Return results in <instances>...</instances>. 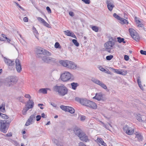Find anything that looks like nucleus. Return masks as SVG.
<instances>
[{
  "label": "nucleus",
  "mask_w": 146,
  "mask_h": 146,
  "mask_svg": "<svg viewBox=\"0 0 146 146\" xmlns=\"http://www.w3.org/2000/svg\"><path fill=\"white\" fill-rule=\"evenodd\" d=\"M97 140L100 143L103 141L101 138H98Z\"/></svg>",
  "instance_id": "nucleus-60"
},
{
  "label": "nucleus",
  "mask_w": 146,
  "mask_h": 146,
  "mask_svg": "<svg viewBox=\"0 0 146 146\" xmlns=\"http://www.w3.org/2000/svg\"><path fill=\"white\" fill-rule=\"evenodd\" d=\"M121 74H120L125 76V75L127 74V71L126 70L123 71H122V70H121Z\"/></svg>",
  "instance_id": "nucleus-44"
},
{
  "label": "nucleus",
  "mask_w": 146,
  "mask_h": 146,
  "mask_svg": "<svg viewBox=\"0 0 146 146\" xmlns=\"http://www.w3.org/2000/svg\"><path fill=\"white\" fill-rule=\"evenodd\" d=\"M102 96L101 93H98L96 94V96L93 97V99L98 100H100L102 99Z\"/></svg>",
  "instance_id": "nucleus-17"
},
{
  "label": "nucleus",
  "mask_w": 146,
  "mask_h": 146,
  "mask_svg": "<svg viewBox=\"0 0 146 146\" xmlns=\"http://www.w3.org/2000/svg\"><path fill=\"white\" fill-rule=\"evenodd\" d=\"M55 47L57 48H60V45L59 43L58 42H56L55 43Z\"/></svg>",
  "instance_id": "nucleus-47"
},
{
  "label": "nucleus",
  "mask_w": 146,
  "mask_h": 146,
  "mask_svg": "<svg viewBox=\"0 0 146 146\" xmlns=\"http://www.w3.org/2000/svg\"><path fill=\"white\" fill-rule=\"evenodd\" d=\"M72 42L76 46H78L79 45V43L78 42L77 40L76 39H73L72 40Z\"/></svg>",
  "instance_id": "nucleus-40"
},
{
  "label": "nucleus",
  "mask_w": 146,
  "mask_h": 146,
  "mask_svg": "<svg viewBox=\"0 0 146 146\" xmlns=\"http://www.w3.org/2000/svg\"><path fill=\"white\" fill-rule=\"evenodd\" d=\"M108 9L110 11H111L112 10L113 8L114 7V5L112 3L107 5Z\"/></svg>",
  "instance_id": "nucleus-34"
},
{
  "label": "nucleus",
  "mask_w": 146,
  "mask_h": 146,
  "mask_svg": "<svg viewBox=\"0 0 146 146\" xmlns=\"http://www.w3.org/2000/svg\"><path fill=\"white\" fill-rule=\"evenodd\" d=\"M113 57V56L112 55H110L106 56V59L108 60H111Z\"/></svg>",
  "instance_id": "nucleus-42"
},
{
  "label": "nucleus",
  "mask_w": 146,
  "mask_h": 146,
  "mask_svg": "<svg viewBox=\"0 0 146 146\" xmlns=\"http://www.w3.org/2000/svg\"><path fill=\"white\" fill-rule=\"evenodd\" d=\"M117 41L119 43L123 42L124 43H125L126 42L124 40V39L123 38H121L120 37H118L117 38Z\"/></svg>",
  "instance_id": "nucleus-33"
},
{
  "label": "nucleus",
  "mask_w": 146,
  "mask_h": 146,
  "mask_svg": "<svg viewBox=\"0 0 146 146\" xmlns=\"http://www.w3.org/2000/svg\"><path fill=\"white\" fill-rule=\"evenodd\" d=\"M103 127H104L106 129H107L108 130L109 129V127L107 125L105 124Z\"/></svg>",
  "instance_id": "nucleus-63"
},
{
  "label": "nucleus",
  "mask_w": 146,
  "mask_h": 146,
  "mask_svg": "<svg viewBox=\"0 0 146 146\" xmlns=\"http://www.w3.org/2000/svg\"><path fill=\"white\" fill-rule=\"evenodd\" d=\"M134 132V130L133 129H132L130 127L128 131H127L126 133L128 135H131Z\"/></svg>",
  "instance_id": "nucleus-28"
},
{
  "label": "nucleus",
  "mask_w": 146,
  "mask_h": 146,
  "mask_svg": "<svg viewBox=\"0 0 146 146\" xmlns=\"http://www.w3.org/2000/svg\"><path fill=\"white\" fill-rule=\"evenodd\" d=\"M114 42L111 41H109L106 42L104 46L106 49L108 50V51L109 52H110V49L112 48L113 46L114 45Z\"/></svg>",
  "instance_id": "nucleus-7"
},
{
  "label": "nucleus",
  "mask_w": 146,
  "mask_h": 146,
  "mask_svg": "<svg viewBox=\"0 0 146 146\" xmlns=\"http://www.w3.org/2000/svg\"><path fill=\"white\" fill-rule=\"evenodd\" d=\"M25 97L26 98H28L29 99L31 98V96L29 94H26L25 96Z\"/></svg>",
  "instance_id": "nucleus-56"
},
{
  "label": "nucleus",
  "mask_w": 146,
  "mask_h": 146,
  "mask_svg": "<svg viewBox=\"0 0 146 146\" xmlns=\"http://www.w3.org/2000/svg\"><path fill=\"white\" fill-rule=\"evenodd\" d=\"M54 90L57 92L59 95L61 96H64L67 94L68 92V88L64 85L60 86L56 85L54 87Z\"/></svg>",
  "instance_id": "nucleus-1"
},
{
  "label": "nucleus",
  "mask_w": 146,
  "mask_h": 146,
  "mask_svg": "<svg viewBox=\"0 0 146 146\" xmlns=\"http://www.w3.org/2000/svg\"><path fill=\"white\" fill-rule=\"evenodd\" d=\"M42 23L44 26L50 28V25L45 21H44Z\"/></svg>",
  "instance_id": "nucleus-45"
},
{
  "label": "nucleus",
  "mask_w": 146,
  "mask_h": 146,
  "mask_svg": "<svg viewBox=\"0 0 146 146\" xmlns=\"http://www.w3.org/2000/svg\"><path fill=\"white\" fill-rule=\"evenodd\" d=\"M129 31L131 36H133V35L136 33L135 31L132 28L129 29Z\"/></svg>",
  "instance_id": "nucleus-29"
},
{
  "label": "nucleus",
  "mask_w": 146,
  "mask_h": 146,
  "mask_svg": "<svg viewBox=\"0 0 146 146\" xmlns=\"http://www.w3.org/2000/svg\"><path fill=\"white\" fill-rule=\"evenodd\" d=\"M49 88H41L39 90V93H42L43 94H46L47 93V90H49Z\"/></svg>",
  "instance_id": "nucleus-19"
},
{
  "label": "nucleus",
  "mask_w": 146,
  "mask_h": 146,
  "mask_svg": "<svg viewBox=\"0 0 146 146\" xmlns=\"http://www.w3.org/2000/svg\"><path fill=\"white\" fill-rule=\"evenodd\" d=\"M130 127H129L128 125H126L123 128V130L125 133H127V131H128Z\"/></svg>",
  "instance_id": "nucleus-37"
},
{
  "label": "nucleus",
  "mask_w": 146,
  "mask_h": 146,
  "mask_svg": "<svg viewBox=\"0 0 146 146\" xmlns=\"http://www.w3.org/2000/svg\"><path fill=\"white\" fill-rule=\"evenodd\" d=\"M71 85L72 88L74 90H75L77 87L79 86V84L77 83L72 82L71 83Z\"/></svg>",
  "instance_id": "nucleus-20"
},
{
  "label": "nucleus",
  "mask_w": 146,
  "mask_h": 146,
  "mask_svg": "<svg viewBox=\"0 0 146 146\" xmlns=\"http://www.w3.org/2000/svg\"><path fill=\"white\" fill-rule=\"evenodd\" d=\"M99 68L100 70L103 72H105L106 70L104 68L101 66L99 67Z\"/></svg>",
  "instance_id": "nucleus-57"
},
{
  "label": "nucleus",
  "mask_w": 146,
  "mask_h": 146,
  "mask_svg": "<svg viewBox=\"0 0 146 146\" xmlns=\"http://www.w3.org/2000/svg\"><path fill=\"white\" fill-rule=\"evenodd\" d=\"M36 56L38 57H41L42 55L50 56L51 55V53L48 50L40 47H38L36 48Z\"/></svg>",
  "instance_id": "nucleus-3"
},
{
  "label": "nucleus",
  "mask_w": 146,
  "mask_h": 146,
  "mask_svg": "<svg viewBox=\"0 0 146 146\" xmlns=\"http://www.w3.org/2000/svg\"><path fill=\"white\" fill-rule=\"evenodd\" d=\"M68 61L67 60H61L60 63L64 66L67 67Z\"/></svg>",
  "instance_id": "nucleus-21"
},
{
  "label": "nucleus",
  "mask_w": 146,
  "mask_h": 146,
  "mask_svg": "<svg viewBox=\"0 0 146 146\" xmlns=\"http://www.w3.org/2000/svg\"><path fill=\"white\" fill-rule=\"evenodd\" d=\"M35 114L31 115L27 120L25 124V125L28 126L29 125L30 123L31 124L32 121L35 120Z\"/></svg>",
  "instance_id": "nucleus-9"
},
{
  "label": "nucleus",
  "mask_w": 146,
  "mask_h": 146,
  "mask_svg": "<svg viewBox=\"0 0 146 146\" xmlns=\"http://www.w3.org/2000/svg\"><path fill=\"white\" fill-rule=\"evenodd\" d=\"M119 20L120 21V23L122 24H127L128 23L127 20L123 18L120 17Z\"/></svg>",
  "instance_id": "nucleus-22"
},
{
  "label": "nucleus",
  "mask_w": 146,
  "mask_h": 146,
  "mask_svg": "<svg viewBox=\"0 0 146 146\" xmlns=\"http://www.w3.org/2000/svg\"><path fill=\"white\" fill-rule=\"evenodd\" d=\"M69 14L70 16L72 17H73L74 16V14L73 12L72 11L69 12Z\"/></svg>",
  "instance_id": "nucleus-59"
},
{
  "label": "nucleus",
  "mask_w": 146,
  "mask_h": 146,
  "mask_svg": "<svg viewBox=\"0 0 146 146\" xmlns=\"http://www.w3.org/2000/svg\"><path fill=\"white\" fill-rule=\"evenodd\" d=\"M0 116L2 117L3 118H4L5 119H8L9 117L7 115L2 114L1 113H0Z\"/></svg>",
  "instance_id": "nucleus-39"
},
{
  "label": "nucleus",
  "mask_w": 146,
  "mask_h": 146,
  "mask_svg": "<svg viewBox=\"0 0 146 146\" xmlns=\"http://www.w3.org/2000/svg\"><path fill=\"white\" fill-rule=\"evenodd\" d=\"M74 133L78 137L80 136L82 133V131L79 128L77 127H76L74 129Z\"/></svg>",
  "instance_id": "nucleus-14"
},
{
  "label": "nucleus",
  "mask_w": 146,
  "mask_h": 146,
  "mask_svg": "<svg viewBox=\"0 0 146 146\" xmlns=\"http://www.w3.org/2000/svg\"><path fill=\"white\" fill-rule=\"evenodd\" d=\"M6 136L7 137H11L12 136V134L11 133H8L6 134Z\"/></svg>",
  "instance_id": "nucleus-62"
},
{
  "label": "nucleus",
  "mask_w": 146,
  "mask_h": 146,
  "mask_svg": "<svg viewBox=\"0 0 146 146\" xmlns=\"http://www.w3.org/2000/svg\"><path fill=\"white\" fill-rule=\"evenodd\" d=\"M42 60L45 62L48 63L49 57L44 56L41 57Z\"/></svg>",
  "instance_id": "nucleus-24"
},
{
  "label": "nucleus",
  "mask_w": 146,
  "mask_h": 146,
  "mask_svg": "<svg viewBox=\"0 0 146 146\" xmlns=\"http://www.w3.org/2000/svg\"><path fill=\"white\" fill-rule=\"evenodd\" d=\"M91 81L94 83L99 85L102 88L106 90L108 92L109 91V90L107 89L106 85L102 82L94 78H92Z\"/></svg>",
  "instance_id": "nucleus-5"
},
{
  "label": "nucleus",
  "mask_w": 146,
  "mask_h": 146,
  "mask_svg": "<svg viewBox=\"0 0 146 146\" xmlns=\"http://www.w3.org/2000/svg\"><path fill=\"white\" fill-rule=\"evenodd\" d=\"M137 82L138 84L139 85V86L140 88L142 90H143V87L141 85V82L140 81V77H138L137 78Z\"/></svg>",
  "instance_id": "nucleus-23"
},
{
  "label": "nucleus",
  "mask_w": 146,
  "mask_h": 146,
  "mask_svg": "<svg viewBox=\"0 0 146 146\" xmlns=\"http://www.w3.org/2000/svg\"><path fill=\"white\" fill-rule=\"evenodd\" d=\"M15 3L17 5V6H18L19 8H20L21 10H23V11L25 10L24 9H23L22 7H21L19 3L16 2H15Z\"/></svg>",
  "instance_id": "nucleus-53"
},
{
  "label": "nucleus",
  "mask_w": 146,
  "mask_h": 146,
  "mask_svg": "<svg viewBox=\"0 0 146 146\" xmlns=\"http://www.w3.org/2000/svg\"><path fill=\"white\" fill-rule=\"evenodd\" d=\"M16 69L18 72H20L22 70V68L20 62L18 59H16L15 60Z\"/></svg>",
  "instance_id": "nucleus-12"
},
{
  "label": "nucleus",
  "mask_w": 146,
  "mask_h": 146,
  "mask_svg": "<svg viewBox=\"0 0 146 146\" xmlns=\"http://www.w3.org/2000/svg\"><path fill=\"white\" fill-rule=\"evenodd\" d=\"M86 117L84 115H81L80 117V120L82 121H84Z\"/></svg>",
  "instance_id": "nucleus-52"
},
{
  "label": "nucleus",
  "mask_w": 146,
  "mask_h": 146,
  "mask_svg": "<svg viewBox=\"0 0 146 146\" xmlns=\"http://www.w3.org/2000/svg\"><path fill=\"white\" fill-rule=\"evenodd\" d=\"M36 120L37 121H38L40 120L41 118V116L40 115H37L36 116Z\"/></svg>",
  "instance_id": "nucleus-48"
},
{
  "label": "nucleus",
  "mask_w": 146,
  "mask_h": 146,
  "mask_svg": "<svg viewBox=\"0 0 146 146\" xmlns=\"http://www.w3.org/2000/svg\"><path fill=\"white\" fill-rule=\"evenodd\" d=\"M112 70L115 73H116L117 74H120L121 73V70H120L118 69H115L114 68H112Z\"/></svg>",
  "instance_id": "nucleus-38"
},
{
  "label": "nucleus",
  "mask_w": 146,
  "mask_h": 146,
  "mask_svg": "<svg viewBox=\"0 0 146 146\" xmlns=\"http://www.w3.org/2000/svg\"><path fill=\"white\" fill-rule=\"evenodd\" d=\"M30 108L26 106L23 109L22 111V114L23 115H25L27 113V112L29 110V109H30Z\"/></svg>",
  "instance_id": "nucleus-27"
},
{
  "label": "nucleus",
  "mask_w": 146,
  "mask_h": 146,
  "mask_svg": "<svg viewBox=\"0 0 146 146\" xmlns=\"http://www.w3.org/2000/svg\"><path fill=\"white\" fill-rule=\"evenodd\" d=\"M124 58L125 60L128 61L129 60V57L127 55H125L124 56Z\"/></svg>",
  "instance_id": "nucleus-58"
},
{
  "label": "nucleus",
  "mask_w": 146,
  "mask_h": 146,
  "mask_svg": "<svg viewBox=\"0 0 146 146\" xmlns=\"http://www.w3.org/2000/svg\"><path fill=\"white\" fill-rule=\"evenodd\" d=\"M33 30L34 33L35 34H37L38 33V32L37 31L36 29L34 27H33Z\"/></svg>",
  "instance_id": "nucleus-51"
},
{
  "label": "nucleus",
  "mask_w": 146,
  "mask_h": 146,
  "mask_svg": "<svg viewBox=\"0 0 146 146\" xmlns=\"http://www.w3.org/2000/svg\"><path fill=\"white\" fill-rule=\"evenodd\" d=\"M75 100L76 101L79 102L82 105L87 106L88 104L89 100L85 98H76Z\"/></svg>",
  "instance_id": "nucleus-8"
},
{
  "label": "nucleus",
  "mask_w": 146,
  "mask_h": 146,
  "mask_svg": "<svg viewBox=\"0 0 146 146\" xmlns=\"http://www.w3.org/2000/svg\"><path fill=\"white\" fill-rule=\"evenodd\" d=\"M34 103L33 100L29 99L27 102L26 106L29 107L30 108H32L34 106Z\"/></svg>",
  "instance_id": "nucleus-16"
},
{
  "label": "nucleus",
  "mask_w": 146,
  "mask_h": 146,
  "mask_svg": "<svg viewBox=\"0 0 146 146\" xmlns=\"http://www.w3.org/2000/svg\"><path fill=\"white\" fill-rule=\"evenodd\" d=\"M113 16L116 18L117 19L119 20V19L120 18V17L117 15L116 13H114L113 14Z\"/></svg>",
  "instance_id": "nucleus-46"
},
{
  "label": "nucleus",
  "mask_w": 146,
  "mask_h": 146,
  "mask_svg": "<svg viewBox=\"0 0 146 146\" xmlns=\"http://www.w3.org/2000/svg\"><path fill=\"white\" fill-rule=\"evenodd\" d=\"M68 110H67V111L69 112L72 114L74 113L75 110L73 108L68 106Z\"/></svg>",
  "instance_id": "nucleus-26"
},
{
  "label": "nucleus",
  "mask_w": 146,
  "mask_h": 146,
  "mask_svg": "<svg viewBox=\"0 0 146 146\" xmlns=\"http://www.w3.org/2000/svg\"><path fill=\"white\" fill-rule=\"evenodd\" d=\"M135 135V137L137 138L138 141H142L143 139V137L141 134L139 133H137Z\"/></svg>",
  "instance_id": "nucleus-25"
},
{
  "label": "nucleus",
  "mask_w": 146,
  "mask_h": 146,
  "mask_svg": "<svg viewBox=\"0 0 146 146\" xmlns=\"http://www.w3.org/2000/svg\"><path fill=\"white\" fill-rule=\"evenodd\" d=\"M17 81L16 77L10 76L7 78L6 81V84L9 87L12 86L14 84H15Z\"/></svg>",
  "instance_id": "nucleus-4"
},
{
  "label": "nucleus",
  "mask_w": 146,
  "mask_h": 146,
  "mask_svg": "<svg viewBox=\"0 0 146 146\" xmlns=\"http://www.w3.org/2000/svg\"><path fill=\"white\" fill-rule=\"evenodd\" d=\"M92 29L96 32H97L98 31V27L96 26H92Z\"/></svg>",
  "instance_id": "nucleus-41"
},
{
  "label": "nucleus",
  "mask_w": 146,
  "mask_h": 146,
  "mask_svg": "<svg viewBox=\"0 0 146 146\" xmlns=\"http://www.w3.org/2000/svg\"><path fill=\"white\" fill-rule=\"evenodd\" d=\"M71 74L70 72H66L61 74L60 78L63 81L67 82L71 79Z\"/></svg>",
  "instance_id": "nucleus-6"
},
{
  "label": "nucleus",
  "mask_w": 146,
  "mask_h": 146,
  "mask_svg": "<svg viewBox=\"0 0 146 146\" xmlns=\"http://www.w3.org/2000/svg\"><path fill=\"white\" fill-rule=\"evenodd\" d=\"M67 68H68L75 69L76 68V65L73 62L68 61Z\"/></svg>",
  "instance_id": "nucleus-13"
},
{
  "label": "nucleus",
  "mask_w": 146,
  "mask_h": 146,
  "mask_svg": "<svg viewBox=\"0 0 146 146\" xmlns=\"http://www.w3.org/2000/svg\"><path fill=\"white\" fill-rule=\"evenodd\" d=\"M64 32L66 35L68 36H70L72 35V34L73 33L70 32L68 30H67L64 31Z\"/></svg>",
  "instance_id": "nucleus-36"
},
{
  "label": "nucleus",
  "mask_w": 146,
  "mask_h": 146,
  "mask_svg": "<svg viewBox=\"0 0 146 146\" xmlns=\"http://www.w3.org/2000/svg\"><path fill=\"white\" fill-rule=\"evenodd\" d=\"M79 137L81 140L85 141L86 142L88 141L89 140L88 139V136L85 133L83 132L80 135V136H79Z\"/></svg>",
  "instance_id": "nucleus-15"
},
{
  "label": "nucleus",
  "mask_w": 146,
  "mask_h": 146,
  "mask_svg": "<svg viewBox=\"0 0 146 146\" xmlns=\"http://www.w3.org/2000/svg\"><path fill=\"white\" fill-rule=\"evenodd\" d=\"M136 41H139L140 38L138 34L136 33L131 36Z\"/></svg>",
  "instance_id": "nucleus-18"
},
{
  "label": "nucleus",
  "mask_w": 146,
  "mask_h": 146,
  "mask_svg": "<svg viewBox=\"0 0 146 146\" xmlns=\"http://www.w3.org/2000/svg\"><path fill=\"white\" fill-rule=\"evenodd\" d=\"M24 97L23 96H20L18 97L17 99L20 102H24V100H23Z\"/></svg>",
  "instance_id": "nucleus-43"
},
{
  "label": "nucleus",
  "mask_w": 146,
  "mask_h": 146,
  "mask_svg": "<svg viewBox=\"0 0 146 146\" xmlns=\"http://www.w3.org/2000/svg\"><path fill=\"white\" fill-rule=\"evenodd\" d=\"M28 18L27 17H25L23 18V21L25 22H27L28 21Z\"/></svg>",
  "instance_id": "nucleus-61"
},
{
  "label": "nucleus",
  "mask_w": 146,
  "mask_h": 146,
  "mask_svg": "<svg viewBox=\"0 0 146 146\" xmlns=\"http://www.w3.org/2000/svg\"><path fill=\"white\" fill-rule=\"evenodd\" d=\"M4 58V60L5 63L7 65L9 66H12L15 64L14 61L11 60L9 59H8L2 56Z\"/></svg>",
  "instance_id": "nucleus-10"
},
{
  "label": "nucleus",
  "mask_w": 146,
  "mask_h": 146,
  "mask_svg": "<svg viewBox=\"0 0 146 146\" xmlns=\"http://www.w3.org/2000/svg\"><path fill=\"white\" fill-rule=\"evenodd\" d=\"M136 119L139 121L141 122L143 121L141 117L140 116L138 115L136 117Z\"/></svg>",
  "instance_id": "nucleus-50"
},
{
  "label": "nucleus",
  "mask_w": 146,
  "mask_h": 146,
  "mask_svg": "<svg viewBox=\"0 0 146 146\" xmlns=\"http://www.w3.org/2000/svg\"><path fill=\"white\" fill-rule=\"evenodd\" d=\"M11 121V120L9 119L0 120V131L4 133H6L7 131Z\"/></svg>",
  "instance_id": "nucleus-2"
},
{
  "label": "nucleus",
  "mask_w": 146,
  "mask_h": 146,
  "mask_svg": "<svg viewBox=\"0 0 146 146\" xmlns=\"http://www.w3.org/2000/svg\"><path fill=\"white\" fill-rule=\"evenodd\" d=\"M140 52L142 54L146 55V51H144L143 50H141L140 51Z\"/></svg>",
  "instance_id": "nucleus-55"
},
{
  "label": "nucleus",
  "mask_w": 146,
  "mask_h": 146,
  "mask_svg": "<svg viewBox=\"0 0 146 146\" xmlns=\"http://www.w3.org/2000/svg\"><path fill=\"white\" fill-rule=\"evenodd\" d=\"M79 146H86L83 143L81 142L79 143Z\"/></svg>",
  "instance_id": "nucleus-64"
},
{
  "label": "nucleus",
  "mask_w": 146,
  "mask_h": 146,
  "mask_svg": "<svg viewBox=\"0 0 146 146\" xmlns=\"http://www.w3.org/2000/svg\"><path fill=\"white\" fill-rule=\"evenodd\" d=\"M86 4H89L90 3V0H82Z\"/></svg>",
  "instance_id": "nucleus-49"
},
{
  "label": "nucleus",
  "mask_w": 146,
  "mask_h": 146,
  "mask_svg": "<svg viewBox=\"0 0 146 146\" xmlns=\"http://www.w3.org/2000/svg\"><path fill=\"white\" fill-rule=\"evenodd\" d=\"M5 103L4 102L2 103L1 104L0 106V110L1 111H5Z\"/></svg>",
  "instance_id": "nucleus-31"
},
{
  "label": "nucleus",
  "mask_w": 146,
  "mask_h": 146,
  "mask_svg": "<svg viewBox=\"0 0 146 146\" xmlns=\"http://www.w3.org/2000/svg\"><path fill=\"white\" fill-rule=\"evenodd\" d=\"M46 9L48 13H51V9L49 7H46Z\"/></svg>",
  "instance_id": "nucleus-54"
},
{
  "label": "nucleus",
  "mask_w": 146,
  "mask_h": 146,
  "mask_svg": "<svg viewBox=\"0 0 146 146\" xmlns=\"http://www.w3.org/2000/svg\"><path fill=\"white\" fill-rule=\"evenodd\" d=\"M86 106L94 109H96L97 108V106L95 103L90 100L88 102Z\"/></svg>",
  "instance_id": "nucleus-11"
},
{
  "label": "nucleus",
  "mask_w": 146,
  "mask_h": 146,
  "mask_svg": "<svg viewBox=\"0 0 146 146\" xmlns=\"http://www.w3.org/2000/svg\"><path fill=\"white\" fill-rule=\"evenodd\" d=\"M56 61V59L50 57H49V58L48 59V63H51V62H55Z\"/></svg>",
  "instance_id": "nucleus-32"
},
{
  "label": "nucleus",
  "mask_w": 146,
  "mask_h": 146,
  "mask_svg": "<svg viewBox=\"0 0 146 146\" xmlns=\"http://www.w3.org/2000/svg\"><path fill=\"white\" fill-rule=\"evenodd\" d=\"M1 35L4 38H5L7 42L10 43V42L11 41V40L6 36V35L4 34H2Z\"/></svg>",
  "instance_id": "nucleus-35"
},
{
  "label": "nucleus",
  "mask_w": 146,
  "mask_h": 146,
  "mask_svg": "<svg viewBox=\"0 0 146 146\" xmlns=\"http://www.w3.org/2000/svg\"><path fill=\"white\" fill-rule=\"evenodd\" d=\"M60 108L62 110L67 111V110H68V106H65L64 105H61L60 106Z\"/></svg>",
  "instance_id": "nucleus-30"
}]
</instances>
